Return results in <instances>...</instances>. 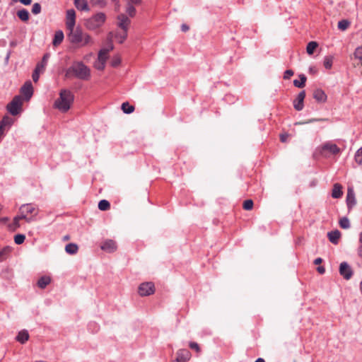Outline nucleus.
<instances>
[{
	"instance_id": "nucleus-1",
	"label": "nucleus",
	"mask_w": 362,
	"mask_h": 362,
	"mask_svg": "<svg viewBox=\"0 0 362 362\" xmlns=\"http://www.w3.org/2000/svg\"><path fill=\"white\" fill-rule=\"evenodd\" d=\"M74 100V95L71 91L66 89H62L59 92V97L54 103V107L62 112H68Z\"/></svg>"
},
{
	"instance_id": "nucleus-2",
	"label": "nucleus",
	"mask_w": 362,
	"mask_h": 362,
	"mask_svg": "<svg viewBox=\"0 0 362 362\" xmlns=\"http://www.w3.org/2000/svg\"><path fill=\"white\" fill-rule=\"evenodd\" d=\"M90 76V69L81 62L74 63V64L66 71L65 74L66 78L75 76L81 80H88Z\"/></svg>"
},
{
	"instance_id": "nucleus-3",
	"label": "nucleus",
	"mask_w": 362,
	"mask_h": 362,
	"mask_svg": "<svg viewBox=\"0 0 362 362\" xmlns=\"http://www.w3.org/2000/svg\"><path fill=\"white\" fill-rule=\"evenodd\" d=\"M69 31V33L68 37L71 43L77 44L81 47L93 43L90 35L83 32V30L79 28H76V29L74 28Z\"/></svg>"
},
{
	"instance_id": "nucleus-4",
	"label": "nucleus",
	"mask_w": 362,
	"mask_h": 362,
	"mask_svg": "<svg viewBox=\"0 0 362 362\" xmlns=\"http://www.w3.org/2000/svg\"><path fill=\"white\" fill-rule=\"evenodd\" d=\"M105 18L103 13H98L86 21V26L88 30H94L105 23Z\"/></svg>"
},
{
	"instance_id": "nucleus-5",
	"label": "nucleus",
	"mask_w": 362,
	"mask_h": 362,
	"mask_svg": "<svg viewBox=\"0 0 362 362\" xmlns=\"http://www.w3.org/2000/svg\"><path fill=\"white\" fill-rule=\"evenodd\" d=\"M23 99L21 95H16L7 105V110L13 116L17 115L21 110Z\"/></svg>"
},
{
	"instance_id": "nucleus-6",
	"label": "nucleus",
	"mask_w": 362,
	"mask_h": 362,
	"mask_svg": "<svg viewBox=\"0 0 362 362\" xmlns=\"http://www.w3.org/2000/svg\"><path fill=\"white\" fill-rule=\"evenodd\" d=\"M139 294L141 296H147L155 292V286L153 282H144L139 285L138 288Z\"/></svg>"
},
{
	"instance_id": "nucleus-7",
	"label": "nucleus",
	"mask_w": 362,
	"mask_h": 362,
	"mask_svg": "<svg viewBox=\"0 0 362 362\" xmlns=\"http://www.w3.org/2000/svg\"><path fill=\"white\" fill-rule=\"evenodd\" d=\"M37 209L32 204H25L20 206L19 214L23 215L25 217L28 214H33L36 216L37 214Z\"/></svg>"
},
{
	"instance_id": "nucleus-8",
	"label": "nucleus",
	"mask_w": 362,
	"mask_h": 362,
	"mask_svg": "<svg viewBox=\"0 0 362 362\" xmlns=\"http://www.w3.org/2000/svg\"><path fill=\"white\" fill-rule=\"evenodd\" d=\"M76 24V12L71 8L66 11V26L68 30H73Z\"/></svg>"
},
{
	"instance_id": "nucleus-9",
	"label": "nucleus",
	"mask_w": 362,
	"mask_h": 362,
	"mask_svg": "<svg viewBox=\"0 0 362 362\" xmlns=\"http://www.w3.org/2000/svg\"><path fill=\"white\" fill-rule=\"evenodd\" d=\"M21 93L24 96L26 101L30 100L33 94V88L30 81H26L21 88Z\"/></svg>"
},
{
	"instance_id": "nucleus-10",
	"label": "nucleus",
	"mask_w": 362,
	"mask_h": 362,
	"mask_svg": "<svg viewBox=\"0 0 362 362\" xmlns=\"http://www.w3.org/2000/svg\"><path fill=\"white\" fill-rule=\"evenodd\" d=\"M176 356V362H188L192 358L191 352L186 349L177 350Z\"/></svg>"
},
{
	"instance_id": "nucleus-11",
	"label": "nucleus",
	"mask_w": 362,
	"mask_h": 362,
	"mask_svg": "<svg viewBox=\"0 0 362 362\" xmlns=\"http://www.w3.org/2000/svg\"><path fill=\"white\" fill-rule=\"evenodd\" d=\"M339 273L346 280L349 279L353 274L351 268L346 262L340 264Z\"/></svg>"
},
{
	"instance_id": "nucleus-12",
	"label": "nucleus",
	"mask_w": 362,
	"mask_h": 362,
	"mask_svg": "<svg viewBox=\"0 0 362 362\" xmlns=\"http://www.w3.org/2000/svg\"><path fill=\"white\" fill-rule=\"evenodd\" d=\"M117 26L122 30L128 31L131 23L130 19L125 14L122 13L117 16Z\"/></svg>"
},
{
	"instance_id": "nucleus-13",
	"label": "nucleus",
	"mask_w": 362,
	"mask_h": 362,
	"mask_svg": "<svg viewBox=\"0 0 362 362\" xmlns=\"http://www.w3.org/2000/svg\"><path fill=\"white\" fill-rule=\"evenodd\" d=\"M325 151H329L332 154L337 155L339 153L340 148L334 144L326 142L321 147V153L324 154Z\"/></svg>"
},
{
	"instance_id": "nucleus-14",
	"label": "nucleus",
	"mask_w": 362,
	"mask_h": 362,
	"mask_svg": "<svg viewBox=\"0 0 362 362\" xmlns=\"http://www.w3.org/2000/svg\"><path fill=\"white\" fill-rule=\"evenodd\" d=\"M305 98V90H302L298 94L296 98L293 101V107L296 110L300 111V110H303V108L304 107L303 101H304Z\"/></svg>"
},
{
	"instance_id": "nucleus-15",
	"label": "nucleus",
	"mask_w": 362,
	"mask_h": 362,
	"mask_svg": "<svg viewBox=\"0 0 362 362\" xmlns=\"http://www.w3.org/2000/svg\"><path fill=\"white\" fill-rule=\"evenodd\" d=\"M13 119L6 115L0 121V138L4 136V129L6 127H10L13 124Z\"/></svg>"
},
{
	"instance_id": "nucleus-16",
	"label": "nucleus",
	"mask_w": 362,
	"mask_h": 362,
	"mask_svg": "<svg viewBox=\"0 0 362 362\" xmlns=\"http://www.w3.org/2000/svg\"><path fill=\"white\" fill-rule=\"evenodd\" d=\"M346 201L347 206L349 209H351L356 204L355 192L352 187H348Z\"/></svg>"
},
{
	"instance_id": "nucleus-17",
	"label": "nucleus",
	"mask_w": 362,
	"mask_h": 362,
	"mask_svg": "<svg viewBox=\"0 0 362 362\" xmlns=\"http://www.w3.org/2000/svg\"><path fill=\"white\" fill-rule=\"evenodd\" d=\"M100 248L107 252H113L117 250V244L112 240H106L100 246Z\"/></svg>"
},
{
	"instance_id": "nucleus-18",
	"label": "nucleus",
	"mask_w": 362,
	"mask_h": 362,
	"mask_svg": "<svg viewBox=\"0 0 362 362\" xmlns=\"http://www.w3.org/2000/svg\"><path fill=\"white\" fill-rule=\"evenodd\" d=\"M313 98L318 103H325L327 99L326 93L320 88H317L314 90Z\"/></svg>"
},
{
	"instance_id": "nucleus-19",
	"label": "nucleus",
	"mask_w": 362,
	"mask_h": 362,
	"mask_svg": "<svg viewBox=\"0 0 362 362\" xmlns=\"http://www.w3.org/2000/svg\"><path fill=\"white\" fill-rule=\"evenodd\" d=\"M23 218H25V217L23 215L18 214V216L13 218V222L8 225V228L10 230L15 231L20 227L19 221Z\"/></svg>"
},
{
	"instance_id": "nucleus-20",
	"label": "nucleus",
	"mask_w": 362,
	"mask_h": 362,
	"mask_svg": "<svg viewBox=\"0 0 362 362\" xmlns=\"http://www.w3.org/2000/svg\"><path fill=\"white\" fill-rule=\"evenodd\" d=\"M329 240L333 244H337L341 236V233L338 230H332L327 233Z\"/></svg>"
},
{
	"instance_id": "nucleus-21",
	"label": "nucleus",
	"mask_w": 362,
	"mask_h": 362,
	"mask_svg": "<svg viewBox=\"0 0 362 362\" xmlns=\"http://www.w3.org/2000/svg\"><path fill=\"white\" fill-rule=\"evenodd\" d=\"M341 189L342 186L339 183H335L333 186L332 197L334 199L340 198L343 194V192Z\"/></svg>"
},
{
	"instance_id": "nucleus-22",
	"label": "nucleus",
	"mask_w": 362,
	"mask_h": 362,
	"mask_svg": "<svg viewBox=\"0 0 362 362\" xmlns=\"http://www.w3.org/2000/svg\"><path fill=\"white\" fill-rule=\"evenodd\" d=\"M188 346L191 350L194 351L196 353L197 357H199L201 355L202 348L198 343L191 341L188 343Z\"/></svg>"
},
{
	"instance_id": "nucleus-23",
	"label": "nucleus",
	"mask_w": 362,
	"mask_h": 362,
	"mask_svg": "<svg viewBox=\"0 0 362 362\" xmlns=\"http://www.w3.org/2000/svg\"><path fill=\"white\" fill-rule=\"evenodd\" d=\"M76 8L81 11H88L89 8L86 0H74Z\"/></svg>"
},
{
	"instance_id": "nucleus-24",
	"label": "nucleus",
	"mask_w": 362,
	"mask_h": 362,
	"mask_svg": "<svg viewBox=\"0 0 362 362\" xmlns=\"http://www.w3.org/2000/svg\"><path fill=\"white\" fill-rule=\"evenodd\" d=\"M51 282V279L49 276H43L40 277L37 281V286L40 288H45L47 285H49Z\"/></svg>"
},
{
	"instance_id": "nucleus-25",
	"label": "nucleus",
	"mask_w": 362,
	"mask_h": 362,
	"mask_svg": "<svg viewBox=\"0 0 362 362\" xmlns=\"http://www.w3.org/2000/svg\"><path fill=\"white\" fill-rule=\"evenodd\" d=\"M29 334L26 330H22L18 332L16 336V340L21 344H24L25 341L28 340Z\"/></svg>"
},
{
	"instance_id": "nucleus-26",
	"label": "nucleus",
	"mask_w": 362,
	"mask_h": 362,
	"mask_svg": "<svg viewBox=\"0 0 362 362\" xmlns=\"http://www.w3.org/2000/svg\"><path fill=\"white\" fill-rule=\"evenodd\" d=\"M64 39V33L62 30H58L55 33L54 37L52 41V44L54 46L59 45Z\"/></svg>"
},
{
	"instance_id": "nucleus-27",
	"label": "nucleus",
	"mask_w": 362,
	"mask_h": 362,
	"mask_svg": "<svg viewBox=\"0 0 362 362\" xmlns=\"http://www.w3.org/2000/svg\"><path fill=\"white\" fill-rule=\"evenodd\" d=\"M78 250V247L75 243H69L65 247V251L70 255H75Z\"/></svg>"
},
{
	"instance_id": "nucleus-28",
	"label": "nucleus",
	"mask_w": 362,
	"mask_h": 362,
	"mask_svg": "<svg viewBox=\"0 0 362 362\" xmlns=\"http://www.w3.org/2000/svg\"><path fill=\"white\" fill-rule=\"evenodd\" d=\"M300 81L296 79L293 81V85L297 88H303L305 86V82L307 80L306 76L304 74L299 75Z\"/></svg>"
},
{
	"instance_id": "nucleus-29",
	"label": "nucleus",
	"mask_w": 362,
	"mask_h": 362,
	"mask_svg": "<svg viewBox=\"0 0 362 362\" xmlns=\"http://www.w3.org/2000/svg\"><path fill=\"white\" fill-rule=\"evenodd\" d=\"M17 16L23 21H27L29 19V13L25 8L19 10L17 12Z\"/></svg>"
},
{
	"instance_id": "nucleus-30",
	"label": "nucleus",
	"mask_w": 362,
	"mask_h": 362,
	"mask_svg": "<svg viewBox=\"0 0 362 362\" xmlns=\"http://www.w3.org/2000/svg\"><path fill=\"white\" fill-rule=\"evenodd\" d=\"M127 37V31L121 30L115 33V37L118 40L119 43H122Z\"/></svg>"
},
{
	"instance_id": "nucleus-31",
	"label": "nucleus",
	"mask_w": 362,
	"mask_h": 362,
	"mask_svg": "<svg viewBox=\"0 0 362 362\" xmlns=\"http://www.w3.org/2000/svg\"><path fill=\"white\" fill-rule=\"evenodd\" d=\"M134 4L127 3L126 6V13L131 18L134 17L136 13V8L134 6Z\"/></svg>"
},
{
	"instance_id": "nucleus-32",
	"label": "nucleus",
	"mask_w": 362,
	"mask_h": 362,
	"mask_svg": "<svg viewBox=\"0 0 362 362\" xmlns=\"http://www.w3.org/2000/svg\"><path fill=\"white\" fill-rule=\"evenodd\" d=\"M122 110L124 113L130 114L134 111V107L129 105L128 102H125L122 104Z\"/></svg>"
},
{
	"instance_id": "nucleus-33",
	"label": "nucleus",
	"mask_w": 362,
	"mask_h": 362,
	"mask_svg": "<svg viewBox=\"0 0 362 362\" xmlns=\"http://www.w3.org/2000/svg\"><path fill=\"white\" fill-rule=\"evenodd\" d=\"M318 44L315 41L308 42L306 47V51L308 54H313L315 49L317 47Z\"/></svg>"
},
{
	"instance_id": "nucleus-34",
	"label": "nucleus",
	"mask_w": 362,
	"mask_h": 362,
	"mask_svg": "<svg viewBox=\"0 0 362 362\" xmlns=\"http://www.w3.org/2000/svg\"><path fill=\"white\" fill-rule=\"evenodd\" d=\"M333 63V57L332 56H326L324 58L323 64L325 69H330L332 66Z\"/></svg>"
},
{
	"instance_id": "nucleus-35",
	"label": "nucleus",
	"mask_w": 362,
	"mask_h": 362,
	"mask_svg": "<svg viewBox=\"0 0 362 362\" xmlns=\"http://www.w3.org/2000/svg\"><path fill=\"white\" fill-rule=\"evenodd\" d=\"M110 202L105 199H103L98 203V209L101 211H107L110 209Z\"/></svg>"
},
{
	"instance_id": "nucleus-36",
	"label": "nucleus",
	"mask_w": 362,
	"mask_h": 362,
	"mask_svg": "<svg viewBox=\"0 0 362 362\" xmlns=\"http://www.w3.org/2000/svg\"><path fill=\"white\" fill-rule=\"evenodd\" d=\"M112 33H110L109 35H108V37H107V46L103 48L105 50H106V52L107 53H109L110 51H111V50H112L114 49V46H113V44H112Z\"/></svg>"
},
{
	"instance_id": "nucleus-37",
	"label": "nucleus",
	"mask_w": 362,
	"mask_h": 362,
	"mask_svg": "<svg viewBox=\"0 0 362 362\" xmlns=\"http://www.w3.org/2000/svg\"><path fill=\"white\" fill-rule=\"evenodd\" d=\"M339 226L341 228L347 229L350 227V222L348 218L343 217L339 220Z\"/></svg>"
},
{
	"instance_id": "nucleus-38",
	"label": "nucleus",
	"mask_w": 362,
	"mask_h": 362,
	"mask_svg": "<svg viewBox=\"0 0 362 362\" xmlns=\"http://www.w3.org/2000/svg\"><path fill=\"white\" fill-rule=\"evenodd\" d=\"M107 57H108V53L106 52V50H105L103 48H102L98 52V61L106 62Z\"/></svg>"
},
{
	"instance_id": "nucleus-39",
	"label": "nucleus",
	"mask_w": 362,
	"mask_h": 362,
	"mask_svg": "<svg viewBox=\"0 0 362 362\" xmlns=\"http://www.w3.org/2000/svg\"><path fill=\"white\" fill-rule=\"evenodd\" d=\"M350 23L347 20H341L338 23V28L341 30H345L348 28Z\"/></svg>"
},
{
	"instance_id": "nucleus-40",
	"label": "nucleus",
	"mask_w": 362,
	"mask_h": 362,
	"mask_svg": "<svg viewBox=\"0 0 362 362\" xmlns=\"http://www.w3.org/2000/svg\"><path fill=\"white\" fill-rule=\"evenodd\" d=\"M25 236L24 235L18 234V235H16L14 237V242L17 245H21L25 241Z\"/></svg>"
},
{
	"instance_id": "nucleus-41",
	"label": "nucleus",
	"mask_w": 362,
	"mask_h": 362,
	"mask_svg": "<svg viewBox=\"0 0 362 362\" xmlns=\"http://www.w3.org/2000/svg\"><path fill=\"white\" fill-rule=\"evenodd\" d=\"M243 207L245 210H251L253 208V201L247 199L243 202Z\"/></svg>"
},
{
	"instance_id": "nucleus-42",
	"label": "nucleus",
	"mask_w": 362,
	"mask_h": 362,
	"mask_svg": "<svg viewBox=\"0 0 362 362\" xmlns=\"http://www.w3.org/2000/svg\"><path fill=\"white\" fill-rule=\"evenodd\" d=\"M49 58V53H46V54H44V56L42 57V62L38 64H40V70L44 69V67L45 66V65L47 63V61H48Z\"/></svg>"
},
{
	"instance_id": "nucleus-43",
	"label": "nucleus",
	"mask_w": 362,
	"mask_h": 362,
	"mask_svg": "<svg viewBox=\"0 0 362 362\" xmlns=\"http://www.w3.org/2000/svg\"><path fill=\"white\" fill-rule=\"evenodd\" d=\"M40 64H37L33 74V80L34 82H37L38 80H39V77H40V75H39V71H40Z\"/></svg>"
},
{
	"instance_id": "nucleus-44",
	"label": "nucleus",
	"mask_w": 362,
	"mask_h": 362,
	"mask_svg": "<svg viewBox=\"0 0 362 362\" xmlns=\"http://www.w3.org/2000/svg\"><path fill=\"white\" fill-rule=\"evenodd\" d=\"M41 11V6L39 3H35L33 5L32 13L35 15L39 14Z\"/></svg>"
},
{
	"instance_id": "nucleus-45",
	"label": "nucleus",
	"mask_w": 362,
	"mask_h": 362,
	"mask_svg": "<svg viewBox=\"0 0 362 362\" xmlns=\"http://www.w3.org/2000/svg\"><path fill=\"white\" fill-rule=\"evenodd\" d=\"M354 56L356 59H358L361 61L362 65V47L356 49Z\"/></svg>"
},
{
	"instance_id": "nucleus-46",
	"label": "nucleus",
	"mask_w": 362,
	"mask_h": 362,
	"mask_svg": "<svg viewBox=\"0 0 362 362\" xmlns=\"http://www.w3.org/2000/svg\"><path fill=\"white\" fill-rule=\"evenodd\" d=\"M355 160L358 165L362 164V153H360L358 151H356L355 154Z\"/></svg>"
},
{
	"instance_id": "nucleus-47",
	"label": "nucleus",
	"mask_w": 362,
	"mask_h": 362,
	"mask_svg": "<svg viewBox=\"0 0 362 362\" xmlns=\"http://www.w3.org/2000/svg\"><path fill=\"white\" fill-rule=\"evenodd\" d=\"M106 62L98 61V63L95 64V67L98 70H103L105 66Z\"/></svg>"
},
{
	"instance_id": "nucleus-48",
	"label": "nucleus",
	"mask_w": 362,
	"mask_h": 362,
	"mask_svg": "<svg viewBox=\"0 0 362 362\" xmlns=\"http://www.w3.org/2000/svg\"><path fill=\"white\" fill-rule=\"evenodd\" d=\"M293 74L294 73L291 69H288L284 72V78L289 79L293 75Z\"/></svg>"
},
{
	"instance_id": "nucleus-49",
	"label": "nucleus",
	"mask_w": 362,
	"mask_h": 362,
	"mask_svg": "<svg viewBox=\"0 0 362 362\" xmlns=\"http://www.w3.org/2000/svg\"><path fill=\"white\" fill-rule=\"evenodd\" d=\"M121 62V59L119 57H115L112 59V66L115 67V66H117Z\"/></svg>"
},
{
	"instance_id": "nucleus-50",
	"label": "nucleus",
	"mask_w": 362,
	"mask_h": 362,
	"mask_svg": "<svg viewBox=\"0 0 362 362\" xmlns=\"http://www.w3.org/2000/svg\"><path fill=\"white\" fill-rule=\"evenodd\" d=\"M359 242L361 245L358 249V255L362 257V231L359 234Z\"/></svg>"
},
{
	"instance_id": "nucleus-51",
	"label": "nucleus",
	"mask_w": 362,
	"mask_h": 362,
	"mask_svg": "<svg viewBox=\"0 0 362 362\" xmlns=\"http://www.w3.org/2000/svg\"><path fill=\"white\" fill-rule=\"evenodd\" d=\"M91 2L94 5H98L100 6H104L105 4V0H91Z\"/></svg>"
},
{
	"instance_id": "nucleus-52",
	"label": "nucleus",
	"mask_w": 362,
	"mask_h": 362,
	"mask_svg": "<svg viewBox=\"0 0 362 362\" xmlns=\"http://www.w3.org/2000/svg\"><path fill=\"white\" fill-rule=\"evenodd\" d=\"M288 135L287 134H281L280 135V140L281 142H286L287 141Z\"/></svg>"
},
{
	"instance_id": "nucleus-53",
	"label": "nucleus",
	"mask_w": 362,
	"mask_h": 362,
	"mask_svg": "<svg viewBox=\"0 0 362 362\" xmlns=\"http://www.w3.org/2000/svg\"><path fill=\"white\" fill-rule=\"evenodd\" d=\"M127 3L134 5H139L141 3V0H129Z\"/></svg>"
},
{
	"instance_id": "nucleus-54",
	"label": "nucleus",
	"mask_w": 362,
	"mask_h": 362,
	"mask_svg": "<svg viewBox=\"0 0 362 362\" xmlns=\"http://www.w3.org/2000/svg\"><path fill=\"white\" fill-rule=\"evenodd\" d=\"M189 28L187 25L186 24H182L181 25V30L182 32H187V30H189Z\"/></svg>"
},
{
	"instance_id": "nucleus-55",
	"label": "nucleus",
	"mask_w": 362,
	"mask_h": 362,
	"mask_svg": "<svg viewBox=\"0 0 362 362\" xmlns=\"http://www.w3.org/2000/svg\"><path fill=\"white\" fill-rule=\"evenodd\" d=\"M34 215L33 216H30V217H28V216H25V218H23L27 223H30L33 221L35 220L34 218Z\"/></svg>"
},
{
	"instance_id": "nucleus-56",
	"label": "nucleus",
	"mask_w": 362,
	"mask_h": 362,
	"mask_svg": "<svg viewBox=\"0 0 362 362\" xmlns=\"http://www.w3.org/2000/svg\"><path fill=\"white\" fill-rule=\"evenodd\" d=\"M20 2L24 5H30L32 2V0H19Z\"/></svg>"
},
{
	"instance_id": "nucleus-57",
	"label": "nucleus",
	"mask_w": 362,
	"mask_h": 362,
	"mask_svg": "<svg viewBox=\"0 0 362 362\" xmlns=\"http://www.w3.org/2000/svg\"><path fill=\"white\" fill-rule=\"evenodd\" d=\"M317 272H318L320 274H324V273H325V268H324L323 267H317Z\"/></svg>"
},
{
	"instance_id": "nucleus-58",
	"label": "nucleus",
	"mask_w": 362,
	"mask_h": 362,
	"mask_svg": "<svg viewBox=\"0 0 362 362\" xmlns=\"http://www.w3.org/2000/svg\"><path fill=\"white\" fill-rule=\"evenodd\" d=\"M322 259L320 257L316 258L314 260V264L316 265L320 264L322 262Z\"/></svg>"
},
{
	"instance_id": "nucleus-59",
	"label": "nucleus",
	"mask_w": 362,
	"mask_h": 362,
	"mask_svg": "<svg viewBox=\"0 0 362 362\" xmlns=\"http://www.w3.org/2000/svg\"><path fill=\"white\" fill-rule=\"evenodd\" d=\"M322 120H325L324 119H311L310 120H308V122H307L306 123H310V122H317V121H322Z\"/></svg>"
},
{
	"instance_id": "nucleus-60",
	"label": "nucleus",
	"mask_w": 362,
	"mask_h": 362,
	"mask_svg": "<svg viewBox=\"0 0 362 362\" xmlns=\"http://www.w3.org/2000/svg\"><path fill=\"white\" fill-rule=\"evenodd\" d=\"M10 54H11V53H10V52H8V53L7 54V55H6V58H5V61H6V63H8V59H9V57H10Z\"/></svg>"
},
{
	"instance_id": "nucleus-61",
	"label": "nucleus",
	"mask_w": 362,
	"mask_h": 362,
	"mask_svg": "<svg viewBox=\"0 0 362 362\" xmlns=\"http://www.w3.org/2000/svg\"><path fill=\"white\" fill-rule=\"evenodd\" d=\"M255 362H265V361L262 358H258Z\"/></svg>"
},
{
	"instance_id": "nucleus-62",
	"label": "nucleus",
	"mask_w": 362,
	"mask_h": 362,
	"mask_svg": "<svg viewBox=\"0 0 362 362\" xmlns=\"http://www.w3.org/2000/svg\"><path fill=\"white\" fill-rule=\"evenodd\" d=\"M6 248H4V249H3L1 251H0V256H1V255H4V254H5V252H6Z\"/></svg>"
},
{
	"instance_id": "nucleus-63",
	"label": "nucleus",
	"mask_w": 362,
	"mask_h": 362,
	"mask_svg": "<svg viewBox=\"0 0 362 362\" xmlns=\"http://www.w3.org/2000/svg\"><path fill=\"white\" fill-rule=\"evenodd\" d=\"M360 290H361V292L362 293V281L360 283Z\"/></svg>"
},
{
	"instance_id": "nucleus-64",
	"label": "nucleus",
	"mask_w": 362,
	"mask_h": 362,
	"mask_svg": "<svg viewBox=\"0 0 362 362\" xmlns=\"http://www.w3.org/2000/svg\"><path fill=\"white\" fill-rule=\"evenodd\" d=\"M357 151H358L360 153H362V147L360 148Z\"/></svg>"
}]
</instances>
